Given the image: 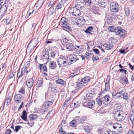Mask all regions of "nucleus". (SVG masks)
Segmentation results:
<instances>
[{"mask_svg": "<svg viewBox=\"0 0 134 134\" xmlns=\"http://www.w3.org/2000/svg\"><path fill=\"white\" fill-rule=\"evenodd\" d=\"M113 114L115 119L118 121L124 120L126 115L124 112L120 110H115L114 111Z\"/></svg>", "mask_w": 134, "mask_h": 134, "instance_id": "nucleus-1", "label": "nucleus"}, {"mask_svg": "<svg viewBox=\"0 0 134 134\" xmlns=\"http://www.w3.org/2000/svg\"><path fill=\"white\" fill-rule=\"evenodd\" d=\"M24 96L20 93L16 94L14 97V102L17 104L20 103L18 109H21L22 107L24 104Z\"/></svg>", "mask_w": 134, "mask_h": 134, "instance_id": "nucleus-2", "label": "nucleus"}, {"mask_svg": "<svg viewBox=\"0 0 134 134\" xmlns=\"http://www.w3.org/2000/svg\"><path fill=\"white\" fill-rule=\"evenodd\" d=\"M57 62L60 67H65L68 65L65 58L63 56H61L59 58H57Z\"/></svg>", "mask_w": 134, "mask_h": 134, "instance_id": "nucleus-3", "label": "nucleus"}, {"mask_svg": "<svg viewBox=\"0 0 134 134\" xmlns=\"http://www.w3.org/2000/svg\"><path fill=\"white\" fill-rule=\"evenodd\" d=\"M89 79L90 78L88 77H86L83 78L79 82L77 83V88L79 89L83 86H86Z\"/></svg>", "mask_w": 134, "mask_h": 134, "instance_id": "nucleus-4", "label": "nucleus"}, {"mask_svg": "<svg viewBox=\"0 0 134 134\" xmlns=\"http://www.w3.org/2000/svg\"><path fill=\"white\" fill-rule=\"evenodd\" d=\"M37 41L32 40L29 43L26 48V51L31 52L37 44Z\"/></svg>", "mask_w": 134, "mask_h": 134, "instance_id": "nucleus-5", "label": "nucleus"}, {"mask_svg": "<svg viewBox=\"0 0 134 134\" xmlns=\"http://www.w3.org/2000/svg\"><path fill=\"white\" fill-rule=\"evenodd\" d=\"M76 7V6H75L74 7H71L69 10L70 14L75 16H79L81 14L80 9L77 8Z\"/></svg>", "mask_w": 134, "mask_h": 134, "instance_id": "nucleus-6", "label": "nucleus"}, {"mask_svg": "<svg viewBox=\"0 0 134 134\" xmlns=\"http://www.w3.org/2000/svg\"><path fill=\"white\" fill-rule=\"evenodd\" d=\"M65 19L64 18H62L61 19L62 25V26L67 30L71 31L72 29L70 26H69V24L67 21L64 20Z\"/></svg>", "mask_w": 134, "mask_h": 134, "instance_id": "nucleus-7", "label": "nucleus"}, {"mask_svg": "<svg viewBox=\"0 0 134 134\" xmlns=\"http://www.w3.org/2000/svg\"><path fill=\"white\" fill-rule=\"evenodd\" d=\"M118 5L115 2H113L110 5V10L113 12H118Z\"/></svg>", "mask_w": 134, "mask_h": 134, "instance_id": "nucleus-8", "label": "nucleus"}, {"mask_svg": "<svg viewBox=\"0 0 134 134\" xmlns=\"http://www.w3.org/2000/svg\"><path fill=\"white\" fill-rule=\"evenodd\" d=\"M9 2L8 0H6L4 4L2 6L1 8L0 9L1 12L3 14H5L7 9Z\"/></svg>", "mask_w": 134, "mask_h": 134, "instance_id": "nucleus-9", "label": "nucleus"}, {"mask_svg": "<svg viewBox=\"0 0 134 134\" xmlns=\"http://www.w3.org/2000/svg\"><path fill=\"white\" fill-rule=\"evenodd\" d=\"M131 108L133 109V110L130 112V119L131 122L133 123L134 120V101L131 105Z\"/></svg>", "mask_w": 134, "mask_h": 134, "instance_id": "nucleus-10", "label": "nucleus"}, {"mask_svg": "<svg viewBox=\"0 0 134 134\" xmlns=\"http://www.w3.org/2000/svg\"><path fill=\"white\" fill-rule=\"evenodd\" d=\"M55 4V2H51L49 4V5L51 6L49 9L48 13L51 15H52L54 12L53 7Z\"/></svg>", "mask_w": 134, "mask_h": 134, "instance_id": "nucleus-11", "label": "nucleus"}, {"mask_svg": "<svg viewBox=\"0 0 134 134\" xmlns=\"http://www.w3.org/2000/svg\"><path fill=\"white\" fill-rule=\"evenodd\" d=\"M26 85L29 88H31L34 84V80L32 78H29L26 81Z\"/></svg>", "mask_w": 134, "mask_h": 134, "instance_id": "nucleus-12", "label": "nucleus"}, {"mask_svg": "<svg viewBox=\"0 0 134 134\" xmlns=\"http://www.w3.org/2000/svg\"><path fill=\"white\" fill-rule=\"evenodd\" d=\"M65 45L66 48L69 51H75L77 49L76 48H74V46L70 42H68Z\"/></svg>", "mask_w": 134, "mask_h": 134, "instance_id": "nucleus-13", "label": "nucleus"}, {"mask_svg": "<svg viewBox=\"0 0 134 134\" xmlns=\"http://www.w3.org/2000/svg\"><path fill=\"white\" fill-rule=\"evenodd\" d=\"M110 97L107 95H106L102 97V103L104 104H106V103L109 102L110 101Z\"/></svg>", "mask_w": 134, "mask_h": 134, "instance_id": "nucleus-14", "label": "nucleus"}, {"mask_svg": "<svg viewBox=\"0 0 134 134\" xmlns=\"http://www.w3.org/2000/svg\"><path fill=\"white\" fill-rule=\"evenodd\" d=\"M64 9V4L60 2L58 3L57 5L55 10H63Z\"/></svg>", "mask_w": 134, "mask_h": 134, "instance_id": "nucleus-15", "label": "nucleus"}, {"mask_svg": "<svg viewBox=\"0 0 134 134\" xmlns=\"http://www.w3.org/2000/svg\"><path fill=\"white\" fill-rule=\"evenodd\" d=\"M105 88L101 92V93L102 94L103 93H104L107 91H108L110 89V86L109 83H105Z\"/></svg>", "mask_w": 134, "mask_h": 134, "instance_id": "nucleus-16", "label": "nucleus"}, {"mask_svg": "<svg viewBox=\"0 0 134 134\" xmlns=\"http://www.w3.org/2000/svg\"><path fill=\"white\" fill-rule=\"evenodd\" d=\"M21 118L25 121H28L27 120V115L26 112V110H24L22 113V116H21Z\"/></svg>", "mask_w": 134, "mask_h": 134, "instance_id": "nucleus-17", "label": "nucleus"}, {"mask_svg": "<svg viewBox=\"0 0 134 134\" xmlns=\"http://www.w3.org/2000/svg\"><path fill=\"white\" fill-rule=\"evenodd\" d=\"M77 60H78V59L75 56V57L72 58L71 59L68 60V65L71 64L76 62Z\"/></svg>", "mask_w": 134, "mask_h": 134, "instance_id": "nucleus-18", "label": "nucleus"}, {"mask_svg": "<svg viewBox=\"0 0 134 134\" xmlns=\"http://www.w3.org/2000/svg\"><path fill=\"white\" fill-rule=\"evenodd\" d=\"M94 104L95 101L93 100H89L87 104V107L89 108H92Z\"/></svg>", "mask_w": 134, "mask_h": 134, "instance_id": "nucleus-19", "label": "nucleus"}, {"mask_svg": "<svg viewBox=\"0 0 134 134\" xmlns=\"http://www.w3.org/2000/svg\"><path fill=\"white\" fill-rule=\"evenodd\" d=\"M49 66L50 68L54 69L56 67V63L53 61H51L49 64Z\"/></svg>", "mask_w": 134, "mask_h": 134, "instance_id": "nucleus-20", "label": "nucleus"}, {"mask_svg": "<svg viewBox=\"0 0 134 134\" xmlns=\"http://www.w3.org/2000/svg\"><path fill=\"white\" fill-rule=\"evenodd\" d=\"M76 120L79 122V123L81 124H82L83 122L85 120V118L84 117L80 116L79 117H77L76 118Z\"/></svg>", "mask_w": 134, "mask_h": 134, "instance_id": "nucleus-21", "label": "nucleus"}, {"mask_svg": "<svg viewBox=\"0 0 134 134\" xmlns=\"http://www.w3.org/2000/svg\"><path fill=\"white\" fill-rule=\"evenodd\" d=\"M106 3L103 2L102 0L99 1L98 2V5L99 6L102 8H105V6L106 5Z\"/></svg>", "mask_w": 134, "mask_h": 134, "instance_id": "nucleus-22", "label": "nucleus"}, {"mask_svg": "<svg viewBox=\"0 0 134 134\" xmlns=\"http://www.w3.org/2000/svg\"><path fill=\"white\" fill-rule=\"evenodd\" d=\"M122 30V29L121 27L119 26L117 28H115L114 31L116 35H118L121 32Z\"/></svg>", "mask_w": 134, "mask_h": 134, "instance_id": "nucleus-23", "label": "nucleus"}, {"mask_svg": "<svg viewBox=\"0 0 134 134\" xmlns=\"http://www.w3.org/2000/svg\"><path fill=\"white\" fill-rule=\"evenodd\" d=\"M43 59H48L49 58V53L48 51H46L43 53Z\"/></svg>", "mask_w": 134, "mask_h": 134, "instance_id": "nucleus-24", "label": "nucleus"}, {"mask_svg": "<svg viewBox=\"0 0 134 134\" xmlns=\"http://www.w3.org/2000/svg\"><path fill=\"white\" fill-rule=\"evenodd\" d=\"M104 46L106 48L107 50L111 49L113 47V45L109 43L105 44Z\"/></svg>", "mask_w": 134, "mask_h": 134, "instance_id": "nucleus-25", "label": "nucleus"}, {"mask_svg": "<svg viewBox=\"0 0 134 134\" xmlns=\"http://www.w3.org/2000/svg\"><path fill=\"white\" fill-rule=\"evenodd\" d=\"M125 14L127 16H129L130 15V9L129 7L126 6L124 8Z\"/></svg>", "mask_w": 134, "mask_h": 134, "instance_id": "nucleus-26", "label": "nucleus"}, {"mask_svg": "<svg viewBox=\"0 0 134 134\" xmlns=\"http://www.w3.org/2000/svg\"><path fill=\"white\" fill-rule=\"evenodd\" d=\"M56 82L59 84L63 85H64L66 84L65 82L63 80L61 79H59L56 80Z\"/></svg>", "mask_w": 134, "mask_h": 134, "instance_id": "nucleus-27", "label": "nucleus"}, {"mask_svg": "<svg viewBox=\"0 0 134 134\" xmlns=\"http://www.w3.org/2000/svg\"><path fill=\"white\" fill-rule=\"evenodd\" d=\"M54 114V111L53 110H51L50 111H49L46 117H51L53 116Z\"/></svg>", "mask_w": 134, "mask_h": 134, "instance_id": "nucleus-28", "label": "nucleus"}, {"mask_svg": "<svg viewBox=\"0 0 134 134\" xmlns=\"http://www.w3.org/2000/svg\"><path fill=\"white\" fill-rule=\"evenodd\" d=\"M37 117V115L34 114H30L29 116V118L31 120H35Z\"/></svg>", "mask_w": 134, "mask_h": 134, "instance_id": "nucleus-29", "label": "nucleus"}, {"mask_svg": "<svg viewBox=\"0 0 134 134\" xmlns=\"http://www.w3.org/2000/svg\"><path fill=\"white\" fill-rule=\"evenodd\" d=\"M70 126L73 127H75L77 125L76 122L75 120H73L70 123Z\"/></svg>", "mask_w": 134, "mask_h": 134, "instance_id": "nucleus-30", "label": "nucleus"}, {"mask_svg": "<svg viewBox=\"0 0 134 134\" xmlns=\"http://www.w3.org/2000/svg\"><path fill=\"white\" fill-rule=\"evenodd\" d=\"M120 78L121 79L124 81V83L126 84L129 83L127 79V77H126V76H122L120 77Z\"/></svg>", "mask_w": 134, "mask_h": 134, "instance_id": "nucleus-31", "label": "nucleus"}, {"mask_svg": "<svg viewBox=\"0 0 134 134\" xmlns=\"http://www.w3.org/2000/svg\"><path fill=\"white\" fill-rule=\"evenodd\" d=\"M125 31L124 30H122L121 32L119 33V35L120 37L121 38H123L126 35L125 33Z\"/></svg>", "mask_w": 134, "mask_h": 134, "instance_id": "nucleus-32", "label": "nucleus"}, {"mask_svg": "<svg viewBox=\"0 0 134 134\" xmlns=\"http://www.w3.org/2000/svg\"><path fill=\"white\" fill-rule=\"evenodd\" d=\"M93 29V27L92 26L89 27L85 31V32L87 34H90L91 31Z\"/></svg>", "mask_w": 134, "mask_h": 134, "instance_id": "nucleus-33", "label": "nucleus"}, {"mask_svg": "<svg viewBox=\"0 0 134 134\" xmlns=\"http://www.w3.org/2000/svg\"><path fill=\"white\" fill-rule=\"evenodd\" d=\"M49 88H51V91H53L54 93H57V88L56 86H52L51 87H49Z\"/></svg>", "mask_w": 134, "mask_h": 134, "instance_id": "nucleus-34", "label": "nucleus"}, {"mask_svg": "<svg viewBox=\"0 0 134 134\" xmlns=\"http://www.w3.org/2000/svg\"><path fill=\"white\" fill-rule=\"evenodd\" d=\"M53 104L52 102L51 101H48L46 102L45 105L46 107H50Z\"/></svg>", "mask_w": 134, "mask_h": 134, "instance_id": "nucleus-35", "label": "nucleus"}, {"mask_svg": "<svg viewBox=\"0 0 134 134\" xmlns=\"http://www.w3.org/2000/svg\"><path fill=\"white\" fill-rule=\"evenodd\" d=\"M69 41L66 38H63L61 40V41L63 44L66 45L68 43V42Z\"/></svg>", "mask_w": 134, "mask_h": 134, "instance_id": "nucleus-36", "label": "nucleus"}, {"mask_svg": "<svg viewBox=\"0 0 134 134\" xmlns=\"http://www.w3.org/2000/svg\"><path fill=\"white\" fill-rule=\"evenodd\" d=\"M94 94L92 93H89V94H86V97L88 99H91L92 98L93 95H94Z\"/></svg>", "mask_w": 134, "mask_h": 134, "instance_id": "nucleus-37", "label": "nucleus"}, {"mask_svg": "<svg viewBox=\"0 0 134 134\" xmlns=\"http://www.w3.org/2000/svg\"><path fill=\"white\" fill-rule=\"evenodd\" d=\"M107 22L108 24H110L112 23V20L111 17H108L107 19Z\"/></svg>", "mask_w": 134, "mask_h": 134, "instance_id": "nucleus-38", "label": "nucleus"}, {"mask_svg": "<svg viewBox=\"0 0 134 134\" xmlns=\"http://www.w3.org/2000/svg\"><path fill=\"white\" fill-rule=\"evenodd\" d=\"M84 130L87 133H89L91 131L90 128L88 126H85L84 127Z\"/></svg>", "mask_w": 134, "mask_h": 134, "instance_id": "nucleus-39", "label": "nucleus"}, {"mask_svg": "<svg viewBox=\"0 0 134 134\" xmlns=\"http://www.w3.org/2000/svg\"><path fill=\"white\" fill-rule=\"evenodd\" d=\"M97 104L99 106H100L102 104V99H101L99 98L97 99Z\"/></svg>", "mask_w": 134, "mask_h": 134, "instance_id": "nucleus-40", "label": "nucleus"}, {"mask_svg": "<svg viewBox=\"0 0 134 134\" xmlns=\"http://www.w3.org/2000/svg\"><path fill=\"white\" fill-rule=\"evenodd\" d=\"M117 129H118L117 130L116 132L118 133H121L122 132V127L120 126H120H119V128H118Z\"/></svg>", "mask_w": 134, "mask_h": 134, "instance_id": "nucleus-41", "label": "nucleus"}, {"mask_svg": "<svg viewBox=\"0 0 134 134\" xmlns=\"http://www.w3.org/2000/svg\"><path fill=\"white\" fill-rule=\"evenodd\" d=\"M18 92L19 93H20L24 96L25 93V89L23 88H22L18 91Z\"/></svg>", "mask_w": 134, "mask_h": 134, "instance_id": "nucleus-42", "label": "nucleus"}, {"mask_svg": "<svg viewBox=\"0 0 134 134\" xmlns=\"http://www.w3.org/2000/svg\"><path fill=\"white\" fill-rule=\"evenodd\" d=\"M10 100L9 98H7L5 100V102H4L3 104L4 105L5 103H6L7 105H9V104L10 103Z\"/></svg>", "mask_w": 134, "mask_h": 134, "instance_id": "nucleus-43", "label": "nucleus"}, {"mask_svg": "<svg viewBox=\"0 0 134 134\" xmlns=\"http://www.w3.org/2000/svg\"><path fill=\"white\" fill-rule=\"evenodd\" d=\"M115 28L114 26H110L109 27L108 29L110 31L113 32L114 31Z\"/></svg>", "mask_w": 134, "mask_h": 134, "instance_id": "nucleus-44", "label": "nucleus"}, {"mask_svg": "<svg viewBox=\"0 0 134 134\" xmlns=\"http://www.w3.org/2000/svg\"><path fill=\"white\" fill-rule=\"evenodd\" d=\"M119 126H120V125L116 123L113 124V125L112 126L114 129H118V128H119Z\"/></svg>", "mask_w": 134, "mask_h": 134, "instance_id": "nucleus-45", "label": "nucleus"}, {"mask_svg": "<svg viewBox=\"0 0 134 134\" xmlns=\"http://www.w3.org/2000/svg\"><path fill=\"white\" fill-rule=\"evenodd\" d=\"M127 95V94L126 92H124L121 96H123L124 99L127 100L128 98Z\"/></svg>", "mask_w": 134, "mask_h": 134, "instance_id": "nucleus-46", "label": "nucleus"}, {"mask_svg": "<svg viewBox=\"0 0 134 134\" xmlns=\"http://www.w3.org/2000/svg\"><path fill=\"white\" fill-rule=\"evenodd\" d=\"M77 75V72H74V73H71L70 74V78L72 79L74 77Z\"/></svg>", "mask_w": 134, "mask_h": 134, "instance_id": "nucleus-47", "label": "nucleus"}, {"mask_svg": "<svg viewBox=\"0 0 134 134\" xmlns=\"http://www.w3.org/2000/svg\"><path fill=\"white\" fill-rule=\"evenodd\" d=\"M21 126L17 125L15 126V129L14 131L16 132H17L22 127Z\"/></svg>", "mask_w": 134, "mask_h": 134, "instance_id": "nucleus-48", "label": "nucleus"}, {"mask_svg": "<svg viewBox=\"0 0 134 134\" xmlns=\"http://www.w3.org/2000/svg\"><path fill=\"white\" fill-rule=\"evenodd\" d=\"M74 106L75 108H76L79 106L80 105V103L77 101H76V102L74 103Z\"/></svg>", "mask_w": 134, "mask_h": 134, "instance_id": "nucleus-49", "label": "nucleus"}, {"mask_svg": "<svg viewBox=\"0 0 134 134\" xmlns=\"http://www.w3.org/2000/svg\"><path fill=\"white\" fill-rule=\"evenodd\" d=\"M42 79H40L38 80L37 82V84L38 85H41L43 84Z\"/></svg>", "mask_w": 134, "mask_h": 134, "instance_id": "nucleus-50", "label": "nucleus"}, {"mask_svg": "<svg viewBox=\"0 0 134 134\" xmlns=\"http://www.w3.org/2000/svg\"><path fill=\"white\" fill-rule=\"evenodd\" d=\"M83 1L87 3L88 5H91V0H83Z\"/></svg>", "mask_w": 134, "mask_h": 134, "instance_id": "nucleus-51", "label": "nucleus"}, {"mask_svg": "<svg viewBox=\"0 0 134 134\" xmlns=\"http://www.w3.org/2000/svg\"><path fill=\"white\" fill-rule=\"evenodd\" d=\"M99 59V58L97 56H95L94 57V55H93L92 57V60L94 62L95 61H97Z\"/></svg>", "mask_w": 134, "mask_h": 134, "instance_id": "nucleus-52", "label": "nucleus"}, {"mask_svg": "<svg viewBox=\"0 0 134 134\" xmlns=\"http://www.w3.org/2000/svg\"><path fill=\"white\" fill-rule=\"evenodd\" d=\"M21 77V71L20 72V70H19L17 74V77L18 79Z\"/></svg>", "mask_w": 134, "mask_h": 134, "instance_id": "nucleus-53", "label": "nucleus"}, {"mask_svg": "<svg viewBox=\"0 0 134 134\" xmlns=\"http://www.w3.org/2000/svg\"><path fill=\"white\" fill-rule=\"evenodd\" d=\"M93 51L97 54H98L99 53V50L97 49H93Z\"/></svg>", "mask_w": 134, "mask_h": 134, "instance_id": "nucleus-54", "label": "nucleus"}, {"mask_svg": "<svg viewBox=\"0 0 134 134\" xmlns=\"http://www.w3.org/2000/svg\"><path fill=\"white\" fill-rule=\"evenodd\" d=\"M92 53L91 52H86L85 53V55L86 56L85 57L86 58L88 59V56L91 55Z\"/></svg>", "mask_w": 134, "mask_h": 134, "instance_id": "nucleus-55", "label": "nucleus"}, {"mask_svg": "<svg viewBox=\"0 0 134 134\" xmlns=\"http://www.w3.org/2000/svg\"><path fill=\"white\" fill-rule=\"evenodd\" d=\"M24 68H23L21 71V77L24 75L25 73H26V71L25 69L23 70Z\"/></svg>", "mask_w": 134, "mask_h": 134, "instance_id": "nucleus-56", "label": "nucleus"}, {"mask_svg": "<svg viewBox=\"0 0 134 134\" xmlns=\"http://www.w3.org/2000/svg\"><path fill=\"white\" fill-rule=\"evenodd\" d=\"M42 69L43 71L47 72V66L45 65H43Z\"/></svg>", "mask_w": 134, "mask_h": 134, "instance_id": "nucleus-57", "label": "nucleus"}, {"mask_svg": "<svg viewBox=\"0 0 134 134\" xmlns=\"http://www.w3.org/2000/svg\"><path fill=\"white\" fill-rule=\"evenodd\" d=\"M12 131L9 129H8L5 132V134H9L11 133Z\"/></svg>", "mask_w": 134, "mask_h": 134, "instance_id": "nucleus-58", "label": "nucleus"}, {"mask_svg": "<svg viewBox=\"0 0 134 134\" xmlns=\"http://www.w3.org/2000/svg\"><path fill=\"white\" fill-rule=\"evenodd\" d=\"M119 71L121 72H124L125 74H126V72L127 71L123 69H120L119 70Z\"/></svg>", "mask_w": 134, "mask_h": 134, "instance_id": "nucleus-59", "label": "nucleus"}, {"mask_svg": "<svg viewBox=\"0 0 134 134\" xmlns=\"http://www.w3.org/2000/svg\"><path fill=\"white\" fill-rule=\"evenodd\" d=\"M30 61H28L25 64V67L27 68L29 67L30 65Z\"/></svg>", "mask_w": 134, "mask_h": 134, "instance_id": "nucleus-60", "label": "nucleus"}, {"mask_svg": "<svg viewBox=\"0 0 134 134\" xmlns=\"http://www.w3.org/2000/svg\"><path fill=\"white\" fill-rule=\"evenodd\" d=\"M55 52L53 51H52L51 53V57H52L54 58L55 55Z\"/></svg>", "mask_w": 134, "mask_h": 134, "instance_id": "nucleus-61", "label": "nucleus"}, {"mask_svg": "<svg viewBox=\"0 0 134 134\" xmlns=\"http://www.w3.org/2000/svg\"><path fill=\"white\" fill-rule=\"evenodd\" d=\"M43 64H40L38 66V68L40 69V71H41L42 70V68H43Z\"/></svg>", "mask_w": 134, "mask_h": 134, "instance_id": "nucleus-62", "label": "nucleus"}, {"mask_svg": "<svg viewBox=\"0 0 134 134\" xmlns=\"http://www.w3.org/2000/svg\"><path fill=\"white\" fill-rule=\"evenodd\" d=\"M119 52L120 53L123 54H125L126 53L124 49H120L119 51Z\"/></svg>", "mask_w": 134, "mask_h": 134, "instance_id": "nucleus-63", "label": "nucleus"}, {"mask_svg": "<svg viewBox=\"0 0 134 134\" xmlns=\"http://www.w3.org/2000/svg\"><path fill=\"white\" fill-rule=\"evenodd\" d=\"M110 80V78L109 77H107L105 83H109V81Z\"/></svg>", "mask_w": 134, "mask_h": 134, "instance_id": "nucleus-64", "label": "nucleus"}]
</instances>
